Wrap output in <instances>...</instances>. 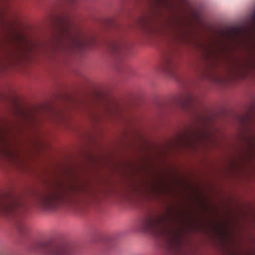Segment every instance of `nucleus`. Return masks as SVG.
I'll return each mask as SVG.
<instances>
[{
  "mask_svg": "<svg viewBox=\"0 0 255 255\" xmlns=\"http://www.w3.org/2000/svg\"><path fill=\"white\" fill-rule=\"evenodd\" d=\"M137 230L156 236H164L168 241L165 255H190L186 247L181 230L175 220L166 215L148 214L140 218L135 225Z\"/></svg>",
  "mask_w": 255,
  "mask_h": 255,
  "instance_id": "nucleus-1",
  "label": "nucleus"
},
{
  "mask_svg": "<svg viewBox=\"0 0 255 255\" xmlns=\"http://www.w3.org/2000/svg\"><path fill=\"white\" fill-rule=\"evenodd\" d=\"M90 194V191L84 186H60L39 196L37 202L38 206L44 210H54L62 204L74 203L79 198Z\"/></svg>",
  "mask_w": 255,
  "mask_h": 255,
  "instance_id": "nucleus-2",
  "label": "nucleus"
},
{
  "mask_svg": "<svg viewBox=\"0 0 255 255\" xmlns=\"http://www.w3.org/2000/svg\"><path fill=\"white\" fill-rule=\"evenodd\" d=\"M60 34L63 37H70L72 47L83 49L89 45L86 35L82 31L75 29L72 20L68 17L57 18Z\"/></svg>",
  "mask_w": 255,
  "mask_h": 255,
  "instance_id": "nucleus-3",
  "label": "nucleus"
},
{
  "mask_svg": "<svg viewBox=\"0 0 255 255\" xmlns=\"http://www.w3.org/2000/svg\"><path fill=\"white\" fill-rule=\"evenodd\" d=\"M23 208L22 202L18 199L13 198L7 201L0 200V213L14 218L16 228L20 232H22L25 228L22 217Z\"/></svg>",
  "mask_w": 255,
  "mask_h": 255,
  "instance_id": "nucleus-4",
  "label": "nucleus"
},
{
  "mask_svg": "<svg viewBox=\"0 0 255 255\" xmlns=\"http://www.w3.org/2000/svg\"><path fill=\"white\" fill-rule=\"evenodd\" d=\"M177 65L171 55L166 56L161 64V70L168 75L175 77Z\"/></svg>",
  "mask_w": 255,
  "mask_h": 255,
  "instance_id": "nucleus-5",
  "label": "nucleus"
},
{
  "mask_svg": "<svg viewBox=\"0 0 255 255\" xmlns=\"http://www.w3.org/2000/svg\"><path fill=\"white\" fill-rule=\"evenodd\" d=\"M111 50L116 60H121L124 55L125 45L122 42H114L111 46Z\"/></svg>",
  "mask_w": 255,
  "mask_h": 255,
  "instance_id": "nucleus-6",
  "label": "nucleus"
},
{
  "mask_svg": "<svg viewBox=\"0 0 255 255\" xmlns=\"http://www.w3.org/2000/svg\"><path fill=\"white\" fill-rule=\"evenodd\" d=\"M196 98L190 93H187L183 100L184 106L186 108L192 107L196 104Z\"/></svg>",
  "mask_w": 255,
  "mask_h": 255,
  "instance_id": "nucleus-7",
  "label": "nucleus"
},
{
  "mask_svg": "<svg viewBox=\"0 0 255 255\" xmlns=\"http://www.w3.org/2000/svg\"><path fill=\"white\" fill-rule=\"evenodd\" d=\"M253 20H254V21L255 22V13L253 15Z\"/></svg>",
  "mask_w": 255,
  "mask_h": 255,
  "instance_id": "nucleus-8",
  "label": "nucleus"
}]
</instances>
